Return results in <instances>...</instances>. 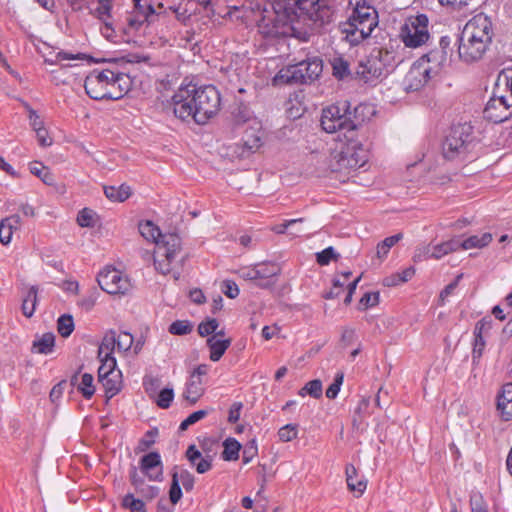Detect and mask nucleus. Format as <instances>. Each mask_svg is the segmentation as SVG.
I'll use <instances>...</instances> for the list:
<instances>
[{
  "label": "nucleus",
  "instance_id": "ea45409f",
  "mask_svg": "<svg viewBox=\"0 0 512 512\" xmlns=\"http://www.w3.org/2000/svg\"><path fill=\"white\" fill-rule=\"evenodd\" d=\"M116 347V332L110 331L107 333L98 349V357H113L112 353Z\"/></svg>",
  "mask_w": 512,
  "mask_h": 512
},
{
  "label": "nucleus",
  "instance_id": "9b49d317",
  "mask_svg": "<svg viewBox=\"0 0 512 512\" xmlns=\"http://www.w3.org/2000/svg\"><path fill=\"white\" fill-rule=\"evenodd\" d=\"M484 117L494 123H501L512 115V93L497 94L493 92L484 109Z\"/></svg>",
  "mask_w": 512,
  "mask_h": 512
},
{
  "label": "nucleus",
  "instance_id": "680f3d73",
  "mask_svg": "<svg viewBox=\"0 0 512 512\" xmlns=\"http://www.w3.org/2000/svg\"><path fill=\"white\" fill-rule=\"evenodd\" d=\"M219 324L218 321L214 318L208 319L205 322H201L198 326V333L200 336H208L214 332H216Z\"/></svg>",
  "mask_w": 512,
  "mask_h": 512
},
{
  "label": "nucleus",
  "instance_id": "9d476101",
  "mask_svg": "<svg viewBox=\"0 0 512 512\" xmlns=\"http://www.w3.org/2000/svg\"><path fill=\"white\" fill-rule=\"evenodd\" d=\"M134 10L127 17V25L130 29L139 30L145 23H154L162 12H166L165 6L158 3L154 7L150 0H133Z\"/></svg>",
  "mask_w": 512,
  "mask_h": 512
},
{
  "label": "nucleus",
  "instance_id": "6ab92c4d",
  "mask_svg": "<svg viewBox=\"0 0 512 512\" xmlns=\"http://www.w3.org/2000/svg\"><path fill=\"white\" fill-rule=\"evenodd\" d=\"M496 410L501 420H512V382L504 384L497 394Z\"/></svg>",
  "mask_w": 512,
  "mask_h": 512
},
{
  "label": "nucleus",
  "instance_id": "bb28decb",
  "mask_svg": "<svg viewBox=\"0 0 512 512\" xmlns=\"http://www.w3.org/2000/svg\"><path fill=\"white\" fill-rule=\"evenodd\" d=\"M203 394V379L196 378L190 375V378L186 384L185 391L183 392V398L193 405L202 397Z\"/></svg>",
  "mask_w": 512,
  "mask_h": 512
},
{
  "label": "nucleus",
  "instance_id": "c756f323",
  "mask_svg": "<svg viewBox=\"0 0 512 512\" xmlns=\"http://www.w3.org/2000/svg\"><path fill=\"white\" fill-rule=\"evenodd\" d=\"M98 381L103 386L107 398L110 399L121 390L122 373L112 372V374L98 379Z\"/></svg>",
  "mask_w": 512,
  "mask_h": 512
},
{
  "label": "nucleus",
  "instance_id": "a878e982",
  "mask_svg": "<svg viewBox=\"0 0 512 512\" xmlns=\"http://www.w3.org/2000/svg\"><path fill=\"white\" fill-rule=\"evenodd\" d=\"M346 482L348 489L356 493V496H361L367 487V481L361 477L358 479L357 470L352 464H347L345 469Z\"/></svg>",
  "mask_w": 512,
  "mask_h": 512
},
{
  "label": "nucleus",
  "instance_id": "052dcab7",
  "mask_svg": "<svg viewBox=\"0 0 512 512\" xmlns=\"http://www.w3.org/2000/svg\"><path fill=\"white\" fill-rule=\"evenodd\" d=\"M94 212L88 208H84L78 213L77 222L81 227L94 226Z\"/></svg>",
  "mask_w": 512,
  "mask_h": 512
},
{
  "label": "nucleus",
  "instance_id": "338daca9",
  "mask_svg": "<svg viewBox=\"0 0 512 512\" xmlns=\"http://www.w3.org/2000/svg\"><path fill=\"white\" fill-rule=\"evenodd\" d=\"M470 505L472 512H488L487 505L480 494H473L470 497Z\"/></svg>",
  "mask_w": 512,
  "mask_h": 512
},
{
  "label": "nucleus",
  "instance_id": "a211bd4d",
  "mask_svg": "<svg viewBox=\"0 0 512 512\" xmlns=\"http://www.w3.org/2000/svg\"><path fill=\"white\" fill-rule=\"evenodd\" d=\"M491 329V319L482 318L479 320L474 327V342L472 349V361L473 363L477 362L483 355L486 340L485 335Z\"/></svg>",
  "mask_w": 512,
  "mask_h": 512
},
{
  "label": "nucleus",
  "instance_id": "c03bdc74",
  "mask_svg": "<svg viewBox=\"0 0 512 512\" xmlns=\"http://www.w3.org/2000/svg\"><path fill=\"white\" fill-rule=\"evenodd\" d=\"M101 361V365L98 369V379H101L103 377H106L112 372H121L119 369L116 368V359L114 357H99Z\"/></svg>",
  "mask_w": 512,
  "mask_h": 512
},
{
  "label": "nucleus",
  "instance_id": "0e129e2a",
  "mask_svg": "<svg viewBox=\"0 0 512 512\" xmlns=\"http://www.w3.org/2000/svg\"><path fill=\"white\" fill-rule=\"evenodd\" d=\"M158 434L157 429L147 431L144 437L139 441L138 450L143 452L150 448L155 443V437Z\"/></svg>",
  "mask_w": 512,
  "mask_h": 512
},
{
  "label": "nucleus",
  "instance_id": "2f4dec72",
  "mask_svg": "<svg viewBox=\"0 0 512 512\" xmlns=\"http://www.w3.org/2000/svg\"><path fill=\"white\" fill-rule=\"evenodd\" d=\"M231 339L219 340L215 339V336H211L207 339V346L210 349V359L213 362H217L224 355L225 351L230 347Z\"/></svg>",
  "mask_w": 512,
  "mask_h": 512
},
{
  "label": "nucleus",
  "instance_id": "79ce46f5",
  "mask_svg": "<svg viewBox=\"0 0 512 512\" xmlns=\"http://www.w3.org/2000/svg\"><path fill=\"white\" fill-rule=\"evenodd\" d=\"M30 172L39 177L45 184L52 185L54 182L53 175L50 173L48 168L42 165L40 162H32L29 166Z\"/></svg>",
  "mask_w": 512,
  "mask_h": 512
},
{
  "label": "nucleus",
  "instance_id": "c85d7f7f",
  "mask_svg": "<svg viewBox=\"0 0 512 512\" xmlns=\"http://www.w3.org/2000/svg\"><path fill=\"white\" fill-rule=\"evenodd\" d=\"M20 227V217L18 215H12L1 221L0 224V242L3 245L10 243L14 230Z\"/></svg>",
  "mask_w": 512,
  "mask_h": 512
},
{
  "label": "nucleus",
  "instance_id": "4be33fe9",
  "mask_svg": "<svg viewBox=\"0 0 512 512\" xmlns=\"http://www.w3.org/2000/svg\"><path fill=\"white\" fill-rule=\"evenodd\" d=\"M262 145L261 136L253 130H246L241 144H236L234 153L240 158H245L255 152Z\"/></svg>",
  "mask_w": 512,
  "mask_h": 512
},
{
  "label": "nucleus",
  "instance_id": "3c124183",
  "mask_svg": "<svg viewBox=\"0 0 512 512\" xmlns=\"http://www.w3.org/2000/svg\"><path fill=\"white\" fill-rule=\"evenodd\" d=\"M193 329L192 324L188 320H176L170 324L168 331L173 335H187Z\"/></svg>",
  "mask_w": 512,
  "mask_h": 512
},
{
  "label": "nucleus",
  "instance_id": "5fc2aeb1",
  "mask_svg": "<svg viewBox=\"0 0 512 512\" xmlns=\"http://www.w3.org/2000/svg\"><path fill=\"white\" fill-rule=\"evenodd\" d=\"M165 9L166 12H162V15L174 14L175 18L181 23H186L190 19L191 15L188 14L187 9L181 5L169 6L165 7Z\"/></svg>",
  "mask_w": 512,
  "mask_h": 512
},
{
  "label": "nucleus",
  "instance_id": "c9c22d12",
  "mask_svg": "<svg viewBox=\"0 0 512 512\" xmlns=\"http://www.w3.org/2000/svg\"><path fill=\"white\" fill-rule=\"evenodd\" d=\"M139 232L146 240L152 241L155 244L163 235L160 229L150 220L139 223Z\"/></svg>",
  "mask_w": 512,
  "mask_h": 512
},
{
  "label": "nucleus",
  "instance_id": "e2e57ef3",
  "mask_svg": "<svg viewBox=\"0 0 512 512\" xmlns=\"http://www.w3.org/2000/svg\"><path fill=\"white\" fill-rule=\"evenodd\" d=\"M432 245H419L416 247L413 255L414 262H421L432 258Z\"/></svg>",
  "mask_w": 512,
  "mask_h": 512
},
{
  "label": "nucleus",
  "instance_id": "58836bf2",
  "mask_svg": "<svg viewBox=\"0 0 512 512\" xmlns=\"http://www.w3.org/2000/svg\"><path fill=\"white\" fill-rule=\"evenodd\" d=\"M333 75L338 79H343L350 74L349 62L342 56H334L330 59Z\"/></svg>",
  "mask_w": 512,
  "mask_h": 512
},
{
  "label": "nucleus",
  "instance_id": "09e8293b",
  "mask_svg": "<svg viewBox=\"0 0 512 512\" xmlns=\"http://www.w3.org/2000/svg\"><path fill=\"white\" fill-rule=\"evenodd\" d=\"M122 506L130 512H146L145 504L141 499H137L133 494H127L122 500Z\"/></svg>",
  "mask_w": 512,
  "mask_h": 512
},
{
  "label": "nucleus",
  "instance_id": "393cba45",
  "mask_svg": "<svg viewBox=\"0 0 512 512\" xmlns=\"http://www.w3.org/2000/svg\"><path fill=\"white\" fill-rule=\"evenodd\" d=\"M418 60H423L427 67L432 70V75L436 76L447 61V51L431 50Z\"/></svg>",
  "mask_w": 512,
  "mask_h": 512
},
{
  "label": "nucleus",
  "instance_id": "b1692460",
  "mask_svg": "<svg viewBox=\"0 0 512 512\" xmlns=\"http://www.w3.org/2000/svg\"><path fill=\"white\" fill-rule=\"evenodd\" d=\"M275 81L286 84H306L299 64L288 66L281 69L275 77Z\"/></svg>",
  "mask_w": 512,
  "mask_h": 512
},
{
  "label": "nucleus",
  "instance_id": "8fccbe9b",
  "mask_svg": "<svg viewBox=\"0 0 512 512\" xmlns=\"http://www.w3.org/2000/svg\"><path fill=\"white\" fill-rule=\"evenodd\" d=\"M177 469H178L177 466H175L173 468L172 483H171V487H170V491H169L170 501L173 504L178 503V501L182 497V490H181V487L179 485V478H178V471H177Z\"/></svg>",
  "mask_w": 512,
  "mask_h": 512
},
{
  "label": "nucleus",
  "instance_id": "f3484780",
  "mask_svg": "<svg viewBox=\"0 0 512 512\" xmlns=\"http://www.w3.org/2000/svg\"><path fill=\"white\" fill-rule=\"evenodd\" d=\"M131 87L132 80L129 75L114 71L113 79L109 80L105 100H119L130 91Z\"/></svg>",
  "mask_w": 512,
  "mask_h": 512
},
{
  "label": "nucleus",
  "instance_id": "423d86ee",
  "mask_svg": "<svg viewBox=\"0 0 512 512\" xmlns=\"http://www.w3.org/2000/svg\"><path fill=\"white\" fill-rule=\"evenodd\" d=\"M285 15H290L289 9L262 15L257 21L258 32L265 38L298 37L296 28L286 20Z\"/></svg>",
  "mask_w": 512,
  "mask_h": 512
},
{
  "label": "nucleus",
  "instance_id": "4c0bfd02",
  "mask_svg": "<svg viewBox=\"0 0 512 512\" xmlns=\"http://www.w3.org/2000/svg\"><path fill=\"white\" fill-rule=\"evenodd\" d=\"M37 293L38 288L36 286H31L27 292L26 297L23 299L22 303V312L27 317L30 318L33 316L35 312V307L37 303Z\"/></svg>",
  "mask_w": 512,
  "mask_h": 512
},
{
  "label": "nucleus",
  "instance_id": "37998d69",
  "mask_svg": "<svg viewBox=\"0 0 512 512\" xmlns=\"http://www.w3.org/2000/svg\"><path fill=\"white\" fill-rule=\"evenodd\" d=\"M403 238L402 233L395 234L393 236L385 238L382 242L377 245V257L384 258L389 250Z\"/></svg>",
  "mask_w": 512,
  "mask_h": 512
},
{
  "label": "nucleus",
  "instance_id": "dca6fc26",
  "mask_svg": "<svg viewBox=\"0 0 512 512\" xmlns=\"http://www.w3.org/2000/svg\"><path fill=\"white\" fill-rule=\"evenodd\" d=\"M458 42L459 57L467 63L480 60L489 46V44L479 41L476 38H470L463 33H461Z\"/></svg>",
  "mask_w": 512,
  "mask_h": 512
},
{
  "label": "nucleus",
  "instance_id": "e433bc0d",
  "mask_svg": "<svg viewBox=\"0 0 512 512\" xmlns=\"http://www.w3.org/2000/svg\"><path fill=\"white\" fill-rule=\"evenodd\" d=\"M224 450L222 459L225 461H235L239 458L241 444L234 438H228L223 442Z\"/></svg>",
  "mask_w": 512,
  "mask_h": 512
},
{
  "label": "nucleus",
  "instance_id": "864d4df0",
  "mask_svg": "<svg viewBox=\"0 0 512 512\" xmlns=\"http://www.w3.org/2000/svg\"><path fill=\"white\" fill-rule=\"evenodd\" d=\"M415 274V269L413 267H408L403 270L401 273L393 276L391 279H386V284L388 286L398 285L410 280Z\"/></svg>",
  "mask_w": 512,
  "mask_h": 512
},
{
  "label": "nucleus",
  "instance_id": "cd10ccee",
  "mask_svg": "<svg viewBox=\"0 0 512 512\" xmlns=\"http://www.w3.org/2000/svg\"><path fill=\"white\" fill-rule=\"evenodd\" d=\"M186 457L189 462L195 466L196 471L200 474L208 472L211 467V459L203 458L201 452L196 448L195 445H190L186 451Z\"/></svg>",
  "mask_w": 512,
  "mask_h": 512
},
{
  "label": "nucleus",
  "instance_id": "aec40b11",
  "mask_svg": "<svg viewBox=\"0 0 512 512\" xmlns=\"http://www.w3.org/2000/svg\"><path fill=\"white\" fill-rule=\"evenodd\" d=\"M257 271V286L269 289L276 283V277L280 272L277 264L267 262L255 265Z\"/></svg>",
  "mask_w": 512,
  "mask_h": 512
},
{
  "label": "nucleus",
  "instance_id": "4468645a",
  "mask_svg": "<svg viewBox=\"0 0 512 512\" xmlns=\"http://www.w3.org/2000/svg\"><path fill=\"white\" fill-rule=\"evenodd\" d=\"M432 70L427 67L423 60H417L407 72L403 85L407 92H416L424 88L431 78Z\"/></svg>",
  "mask_w": 512,
  "mask_h": 512
},
{
  "label": "nucleus",
  "instance_id": "69168bd1",
  "mask_svg": "<svg viewBox=\"0 0 512 512\" xmlns=\"http://www.w3.org/2000/svg\"><path fill=\"white\" fill-rule=\"evenodd\" d=\"M221 291L231 299H234L239 295V288L237 284L231 280H225L222 282Z\"/></svg>",
  "mask_w": 512,
  "mask_h": 512
},
{
  "label": "nucleus",
  "instance_id": "de8ad7c7",
  "mask_svg": "<svg viewBox=\"0 0 512 512\" xmlns=\"http://www.w3.org/2000/svg\"><path fill=\"white\" fill-rule=\"evenodd\" d=\"M93 376L89 373H84L81 377V382L78 385V390L82 393L83 397L90 399L94 392L95 387L93 385Z\"/></svg>",
  "mask_w": 512,
  "mask_h": 512
},
{
  "label": "nucleus",
  "instance_id": "4d7b16f0",
  "mask_svg": "<svg viewBox=\"0 0 512 512\" xmlns=\"http://www.w3.org/2000/svg\"><path fill=\"white\" fill-rule=\"evenodd\" d=\"M174 398V392L172 388H164L158 394V398L156 400L157 405L160 408L167 409L170 407L171 402Z\"/></svg>",
  "mask_w": 512,
  "mask_h": 512
},
{
  "label": "nucleus",
  "instance_id": "bf43d9fd",
  "mask_svg": "<svg viewBox=\"0 0 512 512\" xmlns=\"http://www.w3.org/2000/svg\"><path fill=\"white\" fill-rule=\"evenodd\" d=\"M344 374L339 372L335 375L333 383L326 390V397L329 399H334L338 395L340 391V387L343 383Z\"/></svg>",
  "mask_w": 512,
  "mask_h": 512
},
{
  "label": "nucleus",
  "instance_id": "0eeeda50",
  "mask_svg": "<svg viewBox=\"0 0 512 512\" xmlns=\"http://www.w3.org/2000/svg\"><path fill=\"white\" fill-rule=\"evenodd\" d=\"M182 250V241L178 234H163L159 241H156V251L154 256L155 268L162 274H168L171 270V264L176 260Z\"/></svg>",
  "mask_w": 512,
  "mask_h": 512
},
{
  "label": "nucleus",
  "instance_id": "72a5a7b5",
  "mask_svg": "<svg viewBox=\"0 0 512 512\" xmlns=\"http://www.w3.org/2000/svg\"><path fill=\"white\" fill-rule=\"evenodd\" d=\"M432 259L439 260L449 253L459 250L458 238H452L440 244L432 246Z\"/></svg>",
  "mask_w": 512,
  "mask_h": 512
},
{
  "label": "nucleus",
  "instance_id": "20e7f679",
  "mask_svg": "<svg viewBox=\"0 0 512 512\" xmlns=\"http://www.w3.org/2000/svg\"><path fill=\"white\" fill-rule=\"evenodd\" d=\"M473 142V127L468 123L453 125L442 143V154L447 160L464 159Z\"/></svg>",
  "mask_w": 512,
  "mask_h": 512
},
{
  "label": "nucleus",
  "instance_id": "49530a36",
  "mask_svg": "<svg viewBox=\"0 0 512 512\" xmlns=\"http://www.w3.org/2000/svg\"><path fill=\"white\" fill-rule=\"evenodd\" d=\"M298 394L300 396L310 395L313 398H320L322 396L321 381L318 379L309 381L299 390Z\"/></svg>",
  "mask_w": 512,
  "mask_h": 512
},
{
  "label": "nucleus",
  "instance_id": "f03ea898",
  "mask_svg": "<svg viewBox=\"0 0 512 512\" xmlns=\"http://www.w3.org/2000/svg\"><path fill=\"white\" fill-rule=\"evenodd\" d=\"M377 24V11L363 1L357 2L348 20L342 23L341 30L351 45H358L371 35Z\"/></svg>",
  "mask_w": 512,
  "mask_h": 512
},
{
  "label": "nucleus",
  "instance_id": "39448f33",
  "mask_svg": "<svg viewBox=\"0 0 512 512\" xmlns=\"http://www.w3.org/2000/svg\"><path fill=\"white\" fill-rule=\"evenodd\" d=\"M348 115H351L348 101L340 102L323 109L321 126L327 133L339 132L345 138L353 133V124L349 122Z\"/></svg>",
  "mask_w": 512,
  "mask_h": 512
},
{
  "label": "nucleus",
  "instance_id": "f704fd0d",
  "mask_svg": "<svg viewBox=\"0 0 512 512\" xmlns=\"http://www.w3.org/2000/svg\"><path fill=\"white\" fill-rule=\"evenodd\" d=\"M105 196L114 202H123L131 195V189L128 185L122 184L119 187L105 186Z\"/></svg>",
  "mask_w": 512,
  "mask_h": 512
},
{
  "label": "nucleus",
  "instance_id": "603ef678",
  "mask_svg": "<svg viewBox=\"0 0 512 512\" xmlns=\"http://www.w3.org/2000/svg\"><path fill=\"white\" fill-rule=\"evenodd\" d=\"M339 256L340 255L336 253L334 248L330 246L321 252L316 253V261L319 265L326 266L331 262V260H338Z\"/></svg>",
  "mask_w": 512,
  "mask_h": 512
},
{
  "label": "nucleus",
  "instance_id": "6e6552de",
  "mask_svg": "<svg viewBox=\"0 0 512 512\" xmlns=\"http://www.w3.org/2000/svg\"><path fill=\"white\" fill-rule=\"evenodd\" d=\"M428 22L425 14L411 16L406 20L400 30V38L406 47L418 48L428 42Z\"/></svg>",
  "mask_w": 512,
  "mask_h": 512
},
{
  "label": "nucleus",
  "instance_id": "5701e85b",
  "mask_svg": "<svg viewBox=\"0 0 512 512\" xmlns=\"http://www.w3.org/2000/svg\"><path fill=\"white\" fill-rule=\"evenodd\" d=\"M375 114V109L370 104L361 103L357 105L353 111H351V115H348V120L353 124V133L351 135H356V131L358 128L367 120H369Z\"/></svg>",
  "mask_w": 512,
  "mask_h": 512
},
{
  "label": "nucleus",
  "instance_id": "412c9836",
  "mask_svg": "<svg viewBox=\"0 0 512 512\" xmlns=\"http://www.w3.org/2000/svg\"><path fill=\"white\" fill-rule=\"evenodd\" d=\"M140 468L150 480H161L162 462L158 452H150L144 455L140 461Z\"/></svg>",
  "mask_w": 512,
  "mask_h": 512
},
{
  "label": "nucleus",
  "instance_id": "a18cd8bd",
  "mask_svg": "<svg viewBox=\"0 0 512 512\" xmlns=\"http://www.w3.org/2000/svg\"><path fill=\"white\" fill-rule=\"evenodd\" d=\"M58 332L62 337H68L74 330V320L69 314H64L57 321Z\"/></svg>",
  "mask_w": 512,
  "mask_h": 512
},
{
  "label": "nucleus",
  "instance_id": "2eb2a0df",
  "mask_svg": "<svg viewBox=\"0 0 512 512\" xmlns=\"http://www.w3.org/2000/svg\"><path fill=\"white\" fill-rule=\"evenodd\" d=\"M462 33L470 38H476L479 41L490 44L494 34L492 21L487 15H475L466 23Z\"/></svg>",
  "mask_w": 512,
  "mask_h": 512
},
{
  "label": "nucleus",
  "instance_id": "ddd939ff",
  "mask_svg": "<svg viewBox=\"0 0 512 512\" xmlns=\"http://www.w3.org/2000/svg\"><path fill=\"white\" fill-rule=\"evenodd\" d=\"M100 288L109 294H124L130 288L127 277L115 268H105L97 276Z\"/></svg>",
  "mask_w": 512,
  "mask_h": 512
},
{
  "label": "nucleus",
  "instance_id": "7ed1b4c3",
  "mask_svg": "<svg viewBox=\"0 0 512 512\" xmlns=\"http://www.w3.org/2000/svg\"><path fill=\"white\" fill-rule=\"evenodd\" d=\"M396 65L393 52L374 48L368 56L359 61L355 74L360 80L370 83L386 77Z\"/></svg>",
  "mask_w": 512,
  "mask_h": 512
},
{
  "label": "nucleus",
  "instance_id": "7c9ffc66",
  "mask_svg": "<svg viewBox=\"0 0 512 512\" xmlns=\"http://www.w3.org/2000/svg\"><path fill=\"white\" fill-rule=\"evenodd\" d=\"M301 67L303 76H305L306 83H310L317 79L322 72V61L318 58L306 60L298 63Z\"/></svg>",
  "mask_w": 512,
  "mask_h": 512
},
{
  "label": "nucleus",
  "instance_id": "a19ab883",
  "mask_svg": "<svg viewBox=\"0 0 512 512\" xmlns=\"http://www.w3.org/2000/svg\"><path fill=\"white\" fill-rule=\"evenodd\" d=\"M55 342V336L52 333H45L41 338L34 341L33 348L37 353L48 354L52 352Z\"/></svg>",
  "mask_w": 512,
  "mask_h": 512
},
{
  "label": "nucleus",
  "instance_id": "774afa93",
  "mask_svg": "<svg viewBox=\"0 0 512 512\" xmlns=\"http://www.w3.org/2000/svg\"><path fill=\"white\" fill-rule=\"evenodd\" d=\"M179 483L181 482L186 491H191L194 487V476L187 470H181L178 473Z\"/></svg>",
  "mask_w": 512,
  "mask_h": 512
},
{
  "label": "nucleus",
  "instance_id": "473e14b6",
  "mask_svg": "<svg viewBox=\"0 0 512 512\" xmlns=\"http://www.w3.org/2000/svg\"><path fill=\"white\" fill-rule=\"evenodd\" d=\"M492 241L491 233H484L481 236L473 235L467 239L461 241L458 239L459 249H472V248H483L486 247Z\"/></svg>",
  "mask_w": 512,
  "mask_h": 512
},
{
  "label": "nucleus",
  "instance_id": "f8f14e48",
  "mask_svg": "<svg viewBox=\"0 0 512 512\" xmlns=\"http://www.w3.org/2000/svg\"><path fill=\"white\" fill-rule=\"evenodd\" d=\"M113 77L114 71L111 69L91 71L84 81L87 95L94 100H105L109 80H112Z\"/></svg>",
  "mask_w": 512,
  "mask_h": 512
},
{
  "label": "nucleus",
  "instance_id": "13d9d810",
  "mask_svg": "<svg viewBox=\"0 0 512 512\" xmlns=\"http://www.w3.org/2000/svg\"><path fill=\"white\" fill-rule=\"evenodd\" d=\"M298 431L297 426L293 424H287L281 427L278 431L279 439L283 442H289L297 437Z\"/></svg>",
  "mask_w": 512,
  "mask_h": 512
},
{
  "label": "nucleus",
  "instance_id": "f257e3e1",
  "mask_svg": "<svg viewBox=\"0 0 512 512\" xmlns=\"http://www.w3.org/2000/svg\"><path fill=\"white\" fill-rule=\"evenodd\" d=\"M173 112L183 121L206 124L220 109V93L213 85L182 84L172 97Z\"/></svg>",
  "mask_w": 512,
  "mask_h": 512
},
{
  "label": "nucleus",
  "instance_id": "1a4fd4ad",
  "mask_svg": "<svg viewBox=\"0 0 512 512\" xmlns=\"http://www.w3.org/2000/svg\"><path fill=\"white\" fill-rule=\"evenodd\" d=\"M347 142L341 148L337 168L339 170H356L363 167L368 161V150L363 144L355 139L354 135L349 136Z\"/></svg>",
  "mask_w": 512,
  "mask_h": 512
},
{
  "label": "nucleus",
  "instance_id": "6e6d98bb",
  "mask_svg": "<svg viewBox=\"0 0 512 512\" xmlns=\"http://www.w3.org/2000/svg\"><path fill=\"white\" fill-rule=\"evenodd\" d=\"M133 344V336L128 332L116 334V347L120 352L128 351Z\"/></svg>",
  "mask_w": 512,
  "mask_h": 512
}]
</instances>
